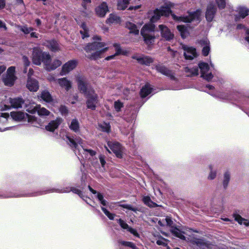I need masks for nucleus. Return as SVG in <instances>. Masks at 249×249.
Listing matches in <instances>:
<instances>
[{
	"label": "nucleus",
	"mask_w": 249,
	"mask_h": 249,
	"mask_svg": "<svg viewBox=\"0 0 249 249\" xmlns=\"http://www.w3.org/2000/svg\"><path fill=\"white\" fill-rule=\"evenodd\" d=\"M161 36L166 40L170 41L174 37V35L172 33L170 30L165 25L161 24L159 26Z\"/></svg>",
	"instance_id": "obj_10"
},
{
	"label": "nucleus",
	"mask_w": 249,
	"mask_h": 249,
	"mask_svg": "<svg viewBox=\"0 0 249 249\" xmlns=\"http://www.w3.org/2000/svg\"><path fill=\"white\" fill-rule=\"evenodd\" d=\"M185 71L187 73H189L187 75V77H191L198 75V68L197 67L190 68L188 67L185 68Z\"/></svg>",
	"instance_id": "obj_30"
},
{
	"label": "nucleus",
	"mask_w": 249,
	"mask_h": 249,
	"mask_svg": "<svg viewBox=\"0 0 249 249\" xmlns=\"http://www.w3.org/2000/svg\"><path fill=\"white\" fill-rule=\"evenodd\" d=\"M119 243L121 244L122 245L131 248L132 249H138V248L135 245V244L132 242L120 241H119Z\"/></svg>",
	"instance_id": "obj_38"
},
{
	"label": "nucleus",
	"mask_w": 249,
	"mask_h": 249,
	"mask_svg": "<svg viewBox=\"0 0 249 249\" xmlns=\"http://www.w3.org/2000/svg\"><path fill=\"white\" fill-rule=\"evenodd\" d=\"M104 42L94 41L87 44L84 49L88 53L86 57L91 60H96L102 58L104 53L108 50V47L103 48Z\"/></svg>",
	"instance_id": "obj_2"
},
{
	"label": "nucleus",
	"mask_w": 249,
	"mask_h": 249,
	"mask_svg": "<svg viewBox=\"0 0 249 249\" xmlns=\"http://www.w3.org/2000/svg\"><path fill=\"white\" fill-rule=\"evenodd\" d=\"M66 190L62 191L59 189H52L50 190H46L45 191H41L36 192H34L32 193H29L26 195H23L20 196H38L43 195L44 194H46L47 193H50L51 192H58V193H64V192H70L71 191L73 193L77 194L80 197L82 198L83 197V194L82 192L75 187H71L70 188H66Z\"/></svg>",
	"instance_id": "obj_4"
},
{
	"label": "nucleus",
	"mask_w": 249,
	"mask_h": 249,
	"mask_svg": "<svg viewBox=\"0 0 249 249\" xmlns=\"http://www.w3.org/2000/svg\"><path fill=\"white\" fill-rule=\"evenodd\" d=\"M17 79V77L16 75H6L5 77L3 78V82L5 85L12 87L14 85L15 82Z\"/></svg>",
	"instance_id": "obj_25"
},
{
	"label": "nucleus",
	"mask_w": 249,
	"mask_h": 249,
	"mask_svg": "<svg viewBox=\"0 0 249 249\" xmlns=\"http://www.w3.org/2000/svg\"><path fill=\"white\" fill-rule=\"evenodd\" d=\"M125 27L130 30L129 33L135 35H139V30L135 24L130 21H127L125 23Z\"/></svg>",
	"instance_id": "obj_26"
},
{
	"label": "nucleus",
	"mask_w": 249,
	"mask_h": 249,
	"mask_svg": "<svg viewBox=\"0 0 249 249\" xmlns=\"http://www.w3.org/2000/svg\"><path fill=\"white\" fill-rule=\"evenodd\" d=\"M151 14L153 15L150 18V22L151 23L156 22L162 16V14L158 8H156L153 11H149L148 15H150Z\"/></svg>",
	"instance_id": "obj_22"
},
{
	"label": "nucleus",
	"mask_w": 249,
	"mask_h": 249,
	"mask_svg": "<svg viewBox=\"0 0 249 249\" xmlns=\"http://www.w3.org/2000/svg\"><path fill=\"white\" fill-rule=\"evenodd\" d=\"M45 45L53 52H56L60 50L59 44L54 39L47 40Z\"/></svg>",
	"instance_id": "obj_17"
},
{
	"label": "nucleus",
	"mask_w": 249,
	"mask_h": 249,
	"mask_svg": "<svg viewBox=\"0 0 249 249\" xmlns=\"http://www.w3.org/2000/svg\"><path fill=\"white\" fill-rule=\"evenodd\" d=\"M101 210L104 213L105 215L111 220H114L115 216H116L115 214L110 213L106 208L103 207H101Z\"/></svg>",
	"instance_id": "obj_40"
},
{
	"label": "nucleus",
	"mask_w": 249,
	"mask_h": 249,
	"mask_svg": "<svg viewBox=\"0 0 249 249\" xmlns=\"http://www.w3.org/2000/svg\"><path fill=\"white\" fill-rule=\"evenodd\" d=\"M177 29L179 31L182 38H186L189 34L187 27L184 25H178L177 26Z\"/></svg>",
	"instance_id": "obj_27"
},
{
	"label": "nucleus",
	"mask_w": 249,
	"mask_h": 249,
	"mask_svg": "<svg viewBox=\"0 0 249 249\" xmlns=\"http://www.w3.org/2000/svg\"><path fill=\"white\" fill-rule=\"evenodd\" d=\"M76 81L78 90L87 98V108L95 110L96 108V104L98 102V96L95 93L94 89L90 86H89V83L83 76L77 75Z\"/></svg>",
	"instance_id": "obj_1"
},
{
	"label": "nucleus",
	"mask_w": 249,
	"mask_h": 249,
	"mask_svg": "<svg viewBox=\"0 0 249 249\" xmlns=\"http://www.w3.org/2000/svg\"><path fill=\"white\" fill-rule=\"evenodd\" d=\"M198 43L201 46H207L210 44L209 41L207 39H200L198 41Z\"/></svg>",
	"instance_id": "obj_60"
},
{
	"label": "nucleus",
	"mask_w": 249,
	"mask_h": 249,
	"mask_svg": "<svg viewBox=\"0 0 249 249\" xmlns=\"http://www.w3.org/2000/svg\"><path fill=\"white\" fill-rule=\"evenodd\" d=\"M11 107L14 108H21L22 105L24 104L25 101L21 97H16L9 99Z\"/></svg>",
	"instance_id": "obj_18"
},
{
	"label": "nucleus",
	"mask_w": 249,
	"mask_h": 249,
	"mask_svg": "<svg viewBox=\"0 0 249 249\" xmlns=\"http://www.w3.org/2000/svg\"><path fill=\"white\" fill-rule=\"evenodd\" d=\"M82 2L81 3V5L84 10L87 9V4H89L91 2V0H82Z\"/></svg>",
	"instance_id": "obj_59"
},
{
	"label": "nucleus",
	"mask_w": 249,
	"mask_h": 249,
	"mask_svg": "<svg viewBox=\"0 0 249 249\" xmlns=\"http://www.w3.org/2000/svg\"><path fill=\"white\" fill-rule=\"evenodd\" d=\"M26 87L31 91L36 92L39 89V84L37 80L28 77Z\"/></svg>",
	"instance_id": "obj_16"
},
{
	"label": "nucleus",
	"mask_w": 249,
	"mask_h": 249,
	"mask_svg": "<svg viewBox=\"0 0 249 249\" xmlns=\"http://www.w3.org/2000/svg\"><path fill=\"white\" fill-rule=\"evenodd\" d=\"M155 68L158 72L169 77L171 80H175L176 79L172 71L168 69L165 66L158 64L155 65Z\"/></svg>",
	"instance_id": "obj_8"
},
{
	"label": "nucleus",
	"mask_w": 249,
	"mask_h": 249,
	"mask_svg": "<svg viewBox=\"0 0 249 249\" xmlns=\"http://www.w3.org/2000/svg\"><path fill=\"white\" fill-rule=\"evenodd\" d=\"M32 60L34 64L40 66L41 63L48 68L52 61L51 56L47 52H43L39 47L33 48L32 53Z\"/></svg>",
	"instance_id": "obj_3"
},
{
	"label": "nucleus",
	"mask_w": 249,
	"mask_h": 249,
	"mask_svg": "<svg viewBox=\"0 0 249 249\" xmlns=\"http://www.w3.org/2000/svg\"><path fill=\"white\" fill-rule=\"evenodd\" d=\"M230 180V174L229 172H226L225 173L224 175V179L223 181V185L224 189H226L228 184Z\"/></svg>",
	"instance_id": "obj_37"
},
{
	"label": "nucleus",
	"mask_w": 249,
	"mask_h": 249,
	"mask_svg": "<svg viewBox=\"0 0 249 249\" xmlns=\"http://www.w3.org/2000/svg\"><path fill=\"white\" fill-rule=\"evenodd\" d=\"M142 200L145 205L150 208H155L158 206L157 203L153 202L148 196H143Z\"/></svg>",
	"instance_id": "obj_32"
},
{
	"label": "nucleus",
	"mask_w": 249,
	"mask_h": 249,
	"mask_svg": "<svg viewBox=\"0 0 249 249\" xmlns=\"http://www.w3.org/2000/svg\"><path fill=\"white\" fill-rule=\"evenodd\" d=\"M99 160L101 162V165L102 167H104L106 162L105 160V158L103 156L100 155L99 156Z\"/></svg>",
	"instance_id": "obj_62"
},
{
	"label": "nucleus",
	"mask_w": 249,
	"mask_h": 249,
	"mask_svg": "<svg viewBox=\"0 0 249 249\" xmlns=\"http://www.w3.org/2000/svg\"><path fill=\"white\" fill-rule=\"evenodd\" d=\"M171 232L175 236L180 238L182 240L185 239V236L183 235L184 232L181 231L176 227H172Z\"/></svg>",
	"instance_id": "obj_29"
},
{
	"label": "nucleus",
	"mask_w": 249,
	"mask_h": 249,
	"mask_svg": "<svg viewBox=\"0 0 249 249\" xmlns=\"http://www.w3.org/2000/svg\"><path fill=\"white\" fill-rule=\"evenodd\" d=\"M141 34L143 38L144 43L149 46L152 45L155 39V36L154 35H151L149 34L144 33V31L142 29L141 31Z\"/></svg>",
	"instance_id": "obj_19"
},
{
	"label": "nucleus",
	"mask_w": 249,
	"mask_h": 249,
	"mask_svg": "<svg viewBox=\"0 0 249 249\" xmlns=\"http://www.w3.org/2000/svg\"><path fill=\"white\" fill-rule=\"evenodd\" d=\"M15 67L14 66H11L8 68L7 71V74L8 75H15Z\"/></svg>",
	"instance_id": "obj_54"
},
{
	"label": "nucleus",
	"mask_w": 249,
	"mask_h": 249,
	"mask_svg": "<svg viewBox=\"0 0 249 249\" xmlns=\"http://www.w3.org/2000/svg\"><path fill=\"white\" fill-rule=\"evenodd\" d=\"M61 64H62V63L60 60L56 59L53 61L52 65L51 66L50 65V66L48 68H50L51 70H55L57 67L60 66L61 65Z\"/></svg>",
	"instance_id": "obj_44"
},
{
	"label": "nucleus",
	"mask_w": 249,
	"mask_h": 249,
	"mask_svg": "<svg viewBox=\"0 0 249 249\" xmlns=\"http://www.w3.org/2000/svg\"><path fill=\"white\" fill-rule=\"evenodd\" d=\"M109 11L108 7L106 2H102L95 8L96 15L100 18H104Z\"/></svg>",
	"instance_id": "obj_11"
},
{
	"label": "nucleus",
	"mask_w": 249,
	"mask_h": 249,
	"mask_svg": "<svg viewBox=\"0 0 249 249\" xmlns=\"http://www.w3.org/2000/svg\"><path fill=\"white\" fill-rule=\"evenodd\" d=\"M58 83L60 87L65 88L67 91L69 90L71 88V83L66 77L58 79Z\"/></svg>",
	"instance_id": "obj_23"
},
{
	"label": "nucleus",
	"mask_w": 249,
	"mask_h": 249,
	"mask_svg": "<svg viewBox=\"0 0 249 249\" xmlns=\"http://www.w3.org/2000/svg\"><path fill=\"white\" fill-rule=\"evenodd\" d=\"M99 127L103 132L109 133L111 131V127L109 124L105 123L104 124H100Z\"/></svg>",
	"instance_id": "obj_41"
},
{
	"label": "nucleus",
	"mask_w": 249,
	"mask_h": 249,
	"mask_svg": "<svg viewBox=\"0 0 249 249\" xmlns=\"http://www.w3.org/2000/svg\"><path fill=\"white\" fill-rule=\"evenodd\" d=\"M183 49L186 52L184 53V58L186 60H193L196 57V49L192 47H184Z\"/></svg>",
	"instance_id": "obj_15"
},
{
	"label": "nucleus",
	"mask_w": 249,
	"mask_h": 249,
	"mask_svg": "<svg viewBox=\"0 0 249 249\" xmlns=\"http://www.w3.org/2000/svg\"><path fill=\"white\" fill-rule=\"evenodd\" d=\"M216 11L217 8L213 3H211L208 5L205 13V18L208 22L213 21Z\"/></svg>",
	"instance_id": "obj_9"
},
{
	"label": "nucleus",
	"mask_w": 249,
	"mask_h": 249,
	"mask_svg": "<svg viewBox=\"0 0 249 249\" xmlns=\"http://www.w3.org/2000/svg\"><path fill=\"white\" fill-rule=\"evenodd\" d=\"M121 22V18L114 14H110L109 17L106 19V22L107 24H118Z\"/></svg>",
	"instance_id": "obj_24"
},
{
	"label": "nucleus",
	"mask_w": 249,
	"mask_h": 249,
	"mask_svg": "<svg viewBox=\"0 0 249 249\" xmlns=\"http://www.w3.org/2000/svg\"><path fill=\"white\" fill-rule=\"evenodd\" d=\"M22 59L24 63V65L25 67V69H27V68L29 66L30 64V61H29L28 57L25 55L23 56ZM24 71H26V70H25Z\"/></svg>",
	"instance_id": "obj_53"
},
{
	"label": "nucleus",
	"mask_w": 249,
	"mask_h": 249,
	"mask_svg": "<svg viewBox=\"0 0 249 249\" xmlns=\"http://www.w3.org/2000/svg\"><path fill=\"white\" fill-rule=\"evenodd\" d=\"M215 2L217 5L218 7L220 9H223L226 7L225 0H215Z\"/></svg>",
	"instance_id": "obj_48"
},
{
	"label": "nucleus",
	"mask_w": 249,
	"mask_h": 249,
	"mask_svg": "<svg viewBox=\"0 0 249 249\" xmlns=\"http://www.w3.org/2000/svg\"><path fill=\"white\" fill-rule=\"evenodd\" d=\"M198 69L200 70L201 76H203L204 74L208 72L210 67L208 63L204 62H200L198 63Z\"/></svg>",
	"instance_id": "obj_31"
},
{
	"label": "nucleus",
	"mask_w": 249,
	"mask_h": 249,
	"mask_svg": "<svg viewBox=\"0 0 249 249\" xmlns=\"http://www.w3.org/2000/svg\"><path fill=\"white\" fill-rule=\"evenodd\" d=\"M127 230L134 235L136 236H139V234L135 229L129 227V228L127 229Z\"/></svg>",
	"instance_id": "obj_61"
},
{
	"label": "nucleus",
	"mask_w": 249,
	"mask_h": 249,
	"mask_svg": "<svg viewBox=\"0 0 249 249\" xmlns=\"http://www.w3.org/2000/svg\"><path fill=\"white\" fill-rule=\"evenodd\" d=\"M236 11L238 14L234 15L235 22L239 21L241 19L245 18L249 15V9L245 6H239Z\"/></svg>",
	"instance_id": "obj_12"
},
{
	"label": "nucleus",
	"mask_w": 249,
	"mask_h": 249,
	"mask_svg": "<svg viewBox=\"0 0 249 249\" xmlns=\"http://www.w3.org/2000/svg\"><path fill=\"white\" fill-rule=\"evenodd\" d=\"M10 114L13 120L18 122L27 121L28 123H33L36 121V118L35 116L22 111H13Z\"/></svg>",
	"instance_id": "obj_5"
},
{
	"label": "nucleus",
	"mask_w": 249,
	"mask_h": 249,
	"mask_svg": "<svg viewBox=\"0 0 249 249\" xmlns=\"http://www.w3.org/2000/svg\"><path fill=\"white\" fill-rule=\"evenodd\" d=\"M145 24L142 29L144 31V29L149 32H154L155 31V25L154 24Z\"/></svg>",
	"instance_id": "obj_42"
},
{
	"label": "nucleus",
	"mask_w": 249,
	"mask_h": 249,
	"mask_svg": "<svg viewBox=\"0 0 249 249\" xmlns=\"http://www.w3.org/2000/svg\"><path fill=\"white\" fill-rule=\"evenodd\" d=\"M188 16H176L174 14L173 15L174 19L182 21L185 23H190L195 19L199 20L201 14L200 9H197L195 11L188 12Z\"/></svg>",
	"instance_id": "obj_6"
},
{
	"label": "nucleus",
	"mask_w": 249,
	"mask_h": 249,
	"mask_svg": "<svg viewBox=\"0 0 249 249\" xmlns=\"http://www.w3.org/2000/svg\"><path fill=\"white\" fill-rule=\"evenodd\" d=\"M61 123L60 119L57 118L55 120L51 121L48 125L45 126V129L50 132H53L57 128Z\"/></svg>",
	"instance_id": "obj_21"
},
{
	"label": "nucleus",
	"mask_w": 249,
	"mask_h": 249,
	"mask_svg": "<svg viewBox=\"0 0 249 249\" xmlns=\"http://www.w3.org/2000/svg\"><path fill=\"white\" fill-rule=\"evenodd\" d=\"M37 113L39 116H48L50 112L46 108L42 107L37 110Z\"/></svg>",
	"instance_id": "obj_45"
},
{
	"label": "nucleus",
	"mask_w": 249,
	"mask_h": 249,
	"mask_svg": "<svg viewBox=\"0 0 249 249\" xmlns=\"http://www.w3.org/2000/svg\"><path fill=\"white\" fill-rule=\"evenodd\" d=\"M174 6V4L171 2L165 3V6L161 7L159 9L162 14V16L168 17L172 12L171 8Z\"/></svg>",
	"instance_id": "obj_20"
},
{
	"label": "nucleus",
	"mask_w": 249,
	"mask_h": 249,
	"mask_svg": "<svg viewBox=\"0 0 249 249\" xmlns=\"http://www.w3.org/2000/svg\"><path fill=\"white\" fill-rule=\"evenodd\" d=\"M165 219L167 225L169 226H171L173 224V221L172 220V219L169 217H166Z\"/></svg>",
	"instance_id": "obj_64"
},
{
	"label": "nucleus",
	"mask_w": 249,
	"mask_h": 249,
	"mask_svg": "<svg viewBox=\"0 0 249 249\" xmlns=\"http://www.w3.org/2000/svg\"><path fill=\"white\" fill-rule=\"evenodd\" d=\"M235 220L239 224H242L243 221L245 220V218H243L240 215L236 214L234 215Z\"/></svg>",
	"instance_id": "obj_55"
},
{
	"label": "nucleus",
	"mask_w": 249,
	"mask_h": 249,
	"mask_svg": "<svg viewBox=\"0 0 249 249\" xmlns=\"http://www.w3.org/2000/svg\"><path fill=\"white\" fill-rule=\"evenodd\" d=\"M120 206L123 208H125L128 210H130L135 212H136L138 211L137 208L133 207V206L129 204H121L120 205Z\"/></svg>",
	"instance_id": "obj_50"
},
{
	"label": "nucleus",
	"mask_w": 249,
	"mask_h": 249,
	"mask_svg": "<svg viewBox=\"0 0 249 249\" xmlns=\"http://www.w3.org/2000/svg\"><path fill=\"white\" fill-rule=\"evenodd\" d=\"M107 145L118 158H123V147L119 142H108Z\"/></svg>",
	"instance_id": "obj_7"
},
{
	"label": "nucleus",
	"mask_w": 249,
	"mask_h": 249,
	"mask_svg": "<svg viewBox=\"0 0 249 249\" xmlns=\"http://www.w3.org/2000/svg\"><path fill=\"white\" fill-rule=\"evenodd\" d=\"M97 197L103 206L107 205V201L104 198V196L101 193H97Z\"/></svg>",
	"instance_id": "obj_49"
},
{
	"label": "nucleus",
	"mask_w": 249,
	"mask_h": 249,
	"mask_svg": "<svg viewBox=\"0 0 249 249\" xmlns=\"http://www.w3.org/2000/svg\"><path fill=\"white\" fill-rule=\"evenodd\" d=\"M210 46H209V45H207V46H204L202 50V53L203 56H207L208 55V54L210 53Z\"/></svg>",
	"instance_id": "obj_52"
},
{
	"label": "nucleus",
	"mask_w": 249,
	"mask_h": 249,
	"mask_svg": "<svg viewBox=\"0 0 249 249\" xmlns=\"http://www.w3.org/2000/svg\"><path fill=\"white\" fill-rule=\"evenodd\" d=\"M41 98L47 103H51L53 100L52 95L47 90H44L41 92Z\"/></svg>",
	"instance_id": "obj_33"
},
{
	"label": "nucleus",
	"mask_w": 249,
	"mask_h": 249,
	"mask_svg": "<svg viewBox=\"0 0 249 249\" xmlns=\"http://www.w3.org/2000/svg\"><path fill=\"white\" fill-rule=\"evenodd\" d=\"M117 222L119 224L120 226L124 229H127L129 228L128 225L121 218L116 219Z\"/></svg>",
	"instance_id": "obj_47"
},
{
	"label": "nucleus",
	"mask_w": 249,
	"mask_h": 249,
	"mask_svg": "<svg viewBox=\"0 0 249 249\" xmlns=\"http://www.w3.org/2000/svg\"><path fill=\"white\" fill-rule=\"evenodd\" d=\"M123 107L124 104L120 101L117 100L114 102V108L117 112H120Z\"/></svg>",
	"instance_id": "obj_43"
},
{
	"label": "nucleus",
	"mask_w": 249,
	"mask_h": 249,
	"mask_svg": "<svg viewBox=\"0 0 249 249\" xmlns=\"http://www.w3.org/2000/svg\"><path fill=\"white\" fill-rule=\"evenodd\" d=\"M66 138L68 140L67 143L70 147L73 150L76 149L78 147L77 142L72 138L70 136H67Z\"/></svg>",
	"instance_id": "obj_36"
},
{
	"label": "nucleus",
	"mask_w": 249,
	"mask_h": 249,
	"mask_svg": "<svg viewBox=\"0 0 249 249\" xmlns=\"http://www.w3.org/2000/svg\"><path fill=\"white\" fill-rule=\"evenodd\" d=\"M167 241L166 239L160 236V238L157 240L156 244L159 246L166 247L167 246V243L166 242Z\"/></svg>",
	"instance_id": "obj_46"
},
{
	"label": "nucleus",
	"mask_w": 249,
	"mask_h": 249,
	"mask_svg": "<svg viewBox=\"0 0 249 249\" xmlns=\"http://www.w3.org/2000/svg\"><path fill=\"white\" fill-rule=\"evenodd\" d=\"M69 127L75 133L78 132L79 131V124L78 120L76 119L72 120Z\"/></svg>",
	"instance_id": "obj_34"
},
{
	"label": "nucleus",
	"mask_w": 249,
	"mask_h": 249,
	"mask_svg": "<svg viewBox=\"0 0 249 249\" xmlns=\"http://www.w3.org/2000/svg\"><path fill=\"white\" fill-rule=\"evenodd\" d=\"M128 3L123 0H119L117 3V9L118 10H124L127 7Z\"/></svg>",
	"instance_id": "obj_39"
},
{
	"label": "nucleus",
	"mask_w": 249,
	"mask_h": 249,
	"mask_svg": "<svg viewBox=\"0 0 249 249\" xmlns=\"http://www.w3.org/2000/svg\"><path fill=\"white\" fill-rule=\"evenodd\" d=\"M80 33L81 35H82L83 38H84L85 37H87L89 36V35L87 30H86V31H80Z\"/></svg>",
	"instance_id": "obj_63"
},
{
	"label": "nucleus",
	"mask_w": 249,
	"mask_h": 249,
	"mask_svg": "<svg viewBox=\"0 0 249 249\" xmlns=\"http://www.w3.org/2000/svg\"><path fill=\"white\" fill-rule=\"evenodd\" d=\"M77 65V61L76 60H71L64 64L62 68V72L67 73L73 70L76 68Z\"/></svg>",
	"instance_id": "obj_14"
},
{
	"label": "nucleus",
	"mask_w": 249,
	"mask_h": 249,
	"mask_svg": "<svg viewBox=\"0 0 249 249\" xmlns=\"http://www.w3.org/2000/svg\"><path fill=\"white\" fill-rule=\"evenodd\" d=\"M132 58L136 60L139 63L142 65L149 66L154 62L153 58L149 56L142 55V56H133Z\"/></svg>",
	"instance_id": "obj_13"
},
{
	"label": "nucleus",
	"mask_w": 249,
	"mask_h": 249,
	"mask_svg": "<svg viewBox=\"0 0 249 249\" xmlns=\"http://www.w3.org/2000/svg\"><path fill=\"white\" fill-rule=\"evenodd\" d=\"M152 89H153L148 85H145L140 90V94L141 97L142 98H145L152 92Z\"/></svg>",
	"instance_id": "obj_28"
},
{
	"label": "nucleus",
	"mask_w": 249,
	"mask_h": 249,
	"mask_svg": "<svg viewBox=\"0 0 249 249\" xmlns=\"http://www.w3.org/2000/svg\"><path fill=\"white\" fill-rule=\"evenodd\" d=\"M59 111L62 115H67L69 113L68 107L65 105H61L59 107Z\"/></svg>",
	"instance_id": "obj_51"
},
{
	"label": "nucleus",
	"mask_w": 249,
	"mask_h": 249,
	"mask_svg": "<svg viewBox=\"0 0 249 249\" xmlns=\"http://www.w3.org/2000/svg\"><path fill=\"white\" fill-rule=\"evenodd\" d=\"M33 30V28L32 27H28L27 26H23L21 29V31L25 34H28Z\"/></svg>",
	"instance_id": "obj_58"
},
{
	"label": "nucleus",
	"mask_w": 249,
	"mask_h": 249,
	"mask_svg": "<svg viewBox=\"0 0 249 249\" xmlns=\"http://www.w3.org/2000/svg\"><path fill=\"white\" fill-rule=\"evenodd\" d=\"M201 77H202L203 79H205L206 80H207L208 81H210L213 79V74L212 73V72H210L207 74H206L205 73V74H204L203 76H201Z\"/></svg>",
	"instance_id": "obj_57"
},
{
	"label": "nucleus",
	"mask_w": 249,
	"mask_h": 249,
	"mask_svg": "<svg viewBox=\"0 0 249 249\" xmlns=\"http://www.w3.org/2000/svg\"><path fill=\"white\" fill-rule=\"evenodd\" d=\"M113 46L115 48V55H119L120 54H122L124 55H126L127 54L128 52L126 50H122L119 44L115 43L114 44Z\"/></svg>",
	"instance_id": "obj_35"
},
{
	"label": "nucleus",
	"mask_w": 249,
	"mask_h": 249,
	"mask_svg": "<svg viewBox=\"0 0 249 249\" xmlns=\"http://www.w3.org/2000/svg\"><path fill=\"white\" fill-rule=\"evenodd\" d=\"M209 168H210V169L211 170V172H210V173L209 174V176L208 177V178L210 179H213L216 177V172H213L212 171L213 167H212V166L211 165H210L209 166Z\"/></svg>",
	"instance_id": "obj_56"
}]
</instances>
